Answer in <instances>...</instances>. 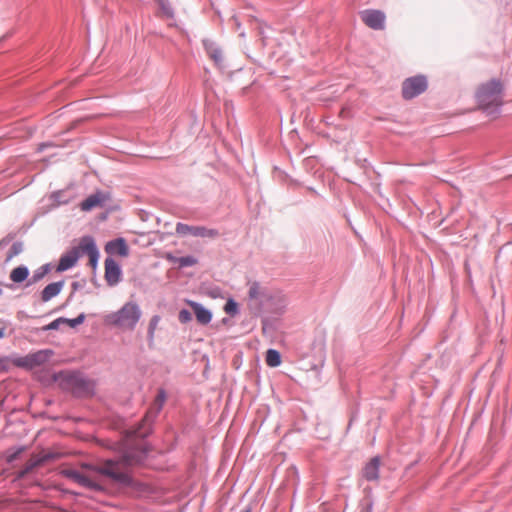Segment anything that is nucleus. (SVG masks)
Masks as SVG:
<instances>
[{
	"label": "nucleus",
	"mask_w": 512,
	"mask_h": 512,
	"mask_svg": "<svg viewBox=\"0 0 512 512\" xmlns=\"http://www.w3.org/2000/svg\"><path fill=\"white\" fill-rule=\"evenodd\" d=\"M148 452V449L144 446L132 447L127 449L119 458L108 459L93 469L95 472L110 478L119 485L130 486L132 484V477L128 473L127 468L142 463L146 459Z\"/></svg>",
	"instance_id": "1"
},
{
	"label": "nucleus",
	"mask_w": 512,
	"mask_h": 512,
	"mask_svg": "<svg viewBox=\"0 0 512 512\" xmlns=\"http://www.w3.org/2000/svg\"><path fill=\"white\" fill-rule=\"evenodd\" d=\"M502 92L503 86L498 79H491L482 84L476 92L479 107L487 115H498L503 104Z\"/></svg>",
	"instance_id": "2"
},
{
	"label": "nucleus",
	"mask_w": 512,
	"mask_h": 512,
	"mask_svg": "<svg viewBox=\"0 0 512 512\" xmlns=\"http://www.w3.org/2000/svg\"><path fill=\"white\" fill-rule=\"evenodd\" d=\"M141 316L140 306L135 301H128L119 310L108 314L105 321L119 329L133 331Z\"/></svg>",
	"instance_id": "3"
},
{
	"label": "nucleus",
	"mask_w": 512,
	"mask_h": 512,
	"mask_svg": "<svg viewBox=\"0 0 512 512\" xmlns=\"http://www.w3.org/2000/svg\"><path fill=\"white\" fill-rule=\"evenodd\" d=\"M62 384L76 397H89L94 395L95 384L92 380L79 372L61 375Z\"/></svg>",
	"instance_id": "4"
},
{
	"label": "nucleus",
	"mask_w": 512,
	"mask_h": 512,
	"mask_svg": "<svg viewBox=\"0 0 512 512\" xmlns=\"http://www.w3.org/2000/svg\"><path fill=\"white\" fill-rule=\"evenodd\" d=\"M427 87L428 82L424 75L407 78L402 84V96L405 100H411L425 92Z\"/></svg>",
	"instance_id": "5"
},
{
	"label": "nucleus",
	"mask_w": 512,
	"mask_h": 512,
	"mask_svg": "<svg viewBox=\"0 0 512 512\" xmlns=\"http://www.w3.org/2000/svg\"><path fill=\"white\" fill-rule=\"evenodd\" d=\"M176 233L180 236H194L201 238L214 239L219 236V231L214 228H207L205 226H191L185 223L178 222L176 224Z\"/></svg>",
	"instance_id": "6"
},
{
	"label": "nucleus",
	"mask_w": 512,
	"mask_h": 512,
	"mask_svg": "<svg viewBox=\"0 0 512 512\" xmlns=\"http://www.w3.org/2000/svg\"><path fill=\"white\" fill-rule=\"evenodd\" d=\"M360 18L366 26L373 30H383L385 28L386 16L381 10H363L360 12Z\"/></svg>",
	"instance_id": "7"
},
{
	"label": "nucleus",
	"mask_w": 512,
	"mask_h": 512,
	"mask_svg": "<svg viewBox=\"0 0 512 512\" xmlns=\"http://www.w3.org/2000/svg\"><path fill=\"white\" fill-rule=\"evenodd\" d=\"M81 254H87L89 256L90 265L93 268L97 267L100 253L96 242L92 236H84L81 238L79 243Z\"/></svg>",
	"instance_id": "8"
},
{
	"label": "nucleus",
	"mask_w": 512,
	"mask_h": 512,
	"mask_svg": "<svg viewBox=\"0 0 512 512\" xmlns=\"http://www.w3.org/2000/svg\"><path fill=\"white\" fill-rule=\"evenodd\" d=\"M64 474L67 478L73 480L74 482H76L77 484H79L85 488H88L90 490L97 491V492L104 490V488L101 484L90 479L88 476L84 475L83 473H81L78 470H75V469L66 470L64 472Z\"/></svg>",
	"instance_id": "9"
},
{
	"label": "nucleus",
	"mask_w": 512,
	"mask_h": 512,
	"mask_svg": "<svg viewBox=\"0 0 512 512\" xmlns=\"http://www.w3.org/2000/svg\"><path fill=\"white\" fill-rule=\"evenodd\" d=\"M104 264L105 280L109 286H115L121 280V267L112 257H107Z\"/></svg>",
	"instance_id": "10"
},
{
	"label": "nucleus",
	"mask_w": 512,
	"mask_h": 512,
	"mask_svg": "<svg viewBox=\"0 0 512 512\" xmlns=\"http://www.w3.org/2000/svg\"><path fill=\"white\" fill-rule=\"evenodd\" d=\"M105 252L111 256L119 255L121 257H127L129 255V247L126 240L119 237L106 243Z\"/></svg>",
	"instance_id": "11"
},
{
	"label": "nucleus",
	"mask_w": 512,
	"mask_h": 512,
	"mask_svg": "<svg viewBox=\"0 0 512 512\" xmlns=\"http://www.w3.org/2000/svg\"><path fill=\"white\" fill-rule=\"evenodd\" d=\"M203 46L206 53L209 57L214 61L215 65L223 69L224 68V58L221 48L212 40L204 39Z\"/></svg>",
	"instance_id": "12"
},
{
	"label": "nucleus",
	"mask_w": 512,
	"mask_h": 512,
	"mask_svg": "<svg viewBox=\"0 0 512 512\" xmlns=\"http://www.w3.org/2000/svg\"><path fill=\"white\" fill-rule=\"evenodd\" d=\"M107 200L108 196L105 193L98 191L89 195L84 201H82L80 208L82 211H90L95 207H103Z\"/></svg>",
	"instance_id": "13"
},
{
	"label": "nucleus",
	"mask_w": 512,
	"mask_h": 512,
	"mask_svg": "<svg viewBox=\"0 0 512 512\" xmlns=\"http://www.w3.org/2000/svg\"><path fill=\"white\" fill-rule=\"evenodd\" d=\"M80 256L81 250L79 246L62 255L57 266V271L63 272L72 268L77 263Z\"/></svg>",
	"instance_id": "14"
},
{
	"label": "nucleus",
	"mask_w": 512,
	"mask_h": 512,
	"mask_svg": "<svg viewBox=\"0 0 512 512\" xmlns=\"http://www.w3.org/2000/svg\"><path fill=\"white\" fill-rule=\"evenodd\" d=\"M380 457H373L362 470V475L367 481H377L380 472Z\"/></svg>",
	"instance_id": "15"
},
{
	"label": "nucleus",
	"mask_w": 512,
	"mask_h": 512,
	"mask_svg": "<svg viewBox=\"0 0 512 512\" xmlns=\"http://www.w3.org/2000/svg\"><path fill=\"white\" fill-rule=\"evenodd\" d=\"M166 398V391L163 388L159 389L153 406L145 416V421L152 422L157 417L164 406Z\"/></svg>",
	"instance_id": "16"
},
{
	"label": "nucleus",
	"mask_w": 512,
	"mask_h": 512,
	"mask_svg": "<svg viewBox=\"0 0 512 512\" xmlns=\"http://www.w3.org/2000/svg\"><path fill=\"white\" fill-rule=\"evenodd\" d=\"M64 280L56 281L48 284L40 293V299L42 302H49L52 298L59 295L64 287Z\"/></svg>",
	"instance_id": "17"
},
{
	"label": "nucleus",
	"mask_w": 512,
	"mask_h": 512,
	"mask_svg": "<svg viewBox=\"0 0 512 512\" xmlns=\"http://www.w3.org/2000/svg\"><path fill=\"white\" fill-rule=\"evenodd\" d=\"M189 304L192 307L196 319L200 324L206 325L211 321L212 313L209 309L205 308L202 304L198 302L190 301Z\"/></svg>",
	"instance_id": "18"
},
{
	"label": "nucleus",
	"mask_w": 512,
	"mask_h": 512,
	"mask_svg": "<svg viewBox=\"0 0 512 512\" xmlns=\"http://www.w3.org/2000/svg\"><path fill=\"white\" fill-rule=\"evenodd\" d=\"M29 355L31 357L34 368H36L45 364L53 355V351L50 349H43L30 353Z\"/></svg>",
	"instance_id": "19"
},
{
	"label": "nucleus",
	"mask_w": 512,
	"mask_h": 512,
	"mask_svg": "<svg viewBox=\"0 0 512 512\" xmlns=\"http://www.w3.org/2000/svg\"><path fill=\"white\" fill-rule=\"evenodd\" d=\"M51 271V264L46 263L39 268H37L31 278L28 279L26 286H31L39 281H41L49 272Z\"/></svg>",
	"instance_id": "20"
},
{
	"label": "nucleus",
	"mask_w": 512,
	"mask_h": 512,
	"mask_svg": "<svg viewBox=\"0 0 512 512\" xmlns=\"http://www.w3.org/2000/svg\"><path fill=\"white\" fill-rule=\"evenodd\" d=\"M29 273L30 272L27 266L20 265L10 272V279L14 283H22L28 279Z\"/></svg>",
	"instance_id": "21"
},
{
	"label": "nucleus",
	"mask_w": 512,
	"mask_h": 512,
	"mask_svg": "<svg viewBox=\"0 0 512 512\" xmlns=\"http://www.w3.org/2000/svg\"><path fill=\"white\" fill-rule=\"evenodd\" d=\"M169 260L176 263L179 268L191 267L197 264L198 260L192 255L182 257H169Z\"/></svg>",
	"instance_id": "22"
},
{
	"label": "nucleus",
	"mask_w": 512,
	"mask_h": 512,
	"mask_svg": "<svg viewBox=\"0 0 512 512\" xmlns=\"http://www.w3.org/2000/svg\"><path fill=\"white\" fill-rule=\"evenodd\" d=\"M266 363L270 367H278L281 365V354L276 349H268L266 352Z\"/></svg>",
	"instance_id": "23"
},
{
	"label": "nucleus",
	"mask_w": 512,
	"mask_h": 512,
	"mask_svg": "<svg viewBox=\"0 0 512 512\" xmlns=\"http://www.w3.org/2000/svg\"><path fill=\"white\" fill-rule=\"evenodd\" d=\"M13 363L15 366L20 367V368H24L27 370L34 369V366L32 364L31 357L29 354L14 359Z\"/></svg>",
	"instance_id": "24"
},
{
	"label": "nucleus",
	"mask_w": 512,
	"mask_h": 512,
	"mask_svg": "<svg viewBox=\"0 0 512 512\" xmlns=\"http://www.w3.org/2000/svg\"><path fill=\"white\" fill-rule=\"evenodd\" d=\"M224 311L231 316L237 315L239 313L238 303L232 298L228 299L224 306Z\"/></svg>",
	"instance_id": "25"
},
{
	"label": "nucleus",
	"mask_w": 512,
	"mask_h": 512,
	"mask_svg": "<svg viewBox=\"0 0 512 512\" xmlns=\"http://www.w3.org/2000/svg\"><path fill=\"white\" fill-rule=\"evenodd\" d=\"M23 251L22 242H14L8 252L7 261L11 260L15 256L19 255Z\"/></svg>",
	"instance_id": "26"
},
{
	"label": "nucleus",
	"mask_w": 512,
	"mask_h": 512,
	"mask_svg": "<svg viewBox=\"0 0 512 512\" xmlns=\"http://www.w3.org/2000/svg\"><path fill=\"white\" fill-rule=\"evenodd\" d=\"M85 318L86 315L84 313H80L76 318L73 319L64 317V320H66L64 324H68L71 328H75L78 325L82 324L85 321Z\"/></svg>",
	"instance_id": "27"
},
{
	"label": "nucleus",
	"mask_w": 512,
	"mask_h": 512,
	"mask_svg": "<svg viewBox=\"0 0 512 512\" xmlns=\"http://www.w3.org/2000/svg\"><path fill=\"white\" fill-rule=\"evenodd\" d=\"M51 199L57 204H67L69 202V199L64 197V191L61 190L53 192Z\"/></svg>",
	"instance_id": "28"
},
{
	"label": "nucleus",
	"mask_w": 512,
	"mask_h": 512,
	"mask_svg": "<svg viewBox=\"0 0 512 512\" xmlns=\"http://www.w3.org/2000/svg\"><path fill=\"white\" fill-rule=\"evenodd\" d=\"M66 320H64V317H59L55 320H53L51 323L43 327L44 331H50V330H57L61 324H64Z\"/></svg>",
	"instance_id": "29"
},
{
	"label": "nucleus",
	"mask_w": 512,
	"mask_h": 512,
	"mask_svg": "<svg viewBox=\"0 0 512 512\" xmlns=\"http://www.w3.org/2000/svg\"><path fill=\"white\" fill-rule=\"evenodd\" d=\"M178 319L183 324L188 323L192 320V313L187 309H181L178 314Z\"/></svg>",
	"instance_id": "30"
},
{
	"label": "nucleus",
	"mask_w": 512,
	"mask_h": 512,
	"mask_svg": "<svg viewBox=\"0 0 512 512\" xmlns=\"http://www.w3.org/2000/svg\"><path fill=\"white\" fill-rule=\"evenodd\" d=\"M159 4L165 15H167L168 17H173V9L171 8L167 0H160Z\"/></svg>",
	"instance_id": "31"
},
{
	"label": "nucleus",
	"mask_w": 512,
	"mask_h": 512,
	"mask_svg": "<svg viewBox=\"0 0 512 512\" xmlns=\"http://www.w3.org/2000/svg\"><path fill=\"white\" fill-rule=\"evenodd\" d=\"M260 286L257 282L250 285L248 295L251 299H256L259 295Z\"/></svg>",
	"instance_id": "32"
},
{
	"label": "nucleus",
	"mask_w": 512,
	"mask_h": 512,
	"mask_svg": "<svg viewBox=\"0 0 512 512\" xmlns=\"http://www.w3.org/2000/svg\"><path fill=\"white\" fill-rule=\"evenodd\" d=\"M159 316L155 315L151 318L150 320V323H149V334L151 336H153V333H154V329L156 328L158 322H159Z\"/></svg>",
	"instance_id": "33"
},
{
	"label": "nucleus",
	"mask_w": 512,
	"mask_h": 512,
	"mask_svg": "<svg viewBox=\"0 0 512 512\" xmlns=\"http://www.w3.org/2000/svg\"><path fill=\"white\" fill-rule=\"evenodd\" d=\"M372 508H373L372 501L371 500H367L365 502V507H364V509L361 512H372Z\"/></svg>",
	"instance_id": "34"
},
{
	"label": "nucleus",
	"mask_w": 512,
	"mask_h": 512,
	"mask_svg": "<svg viewBox=\"0 0 512 512\" xmlns=\"http://www.w3.org/2000/svg\"><path fill=\"white\" fill-rule=\"evenodd\" d=\"M271 328L270 324H269V321L267 319H264L262 321V329H263V332L264 333H267L268 330Z\"/></svg>",
	"instance_id": "35"
},
{
	"label": "nucleus",
	"mask_w": 512,
	"mask_h": 512,
	"mask_svg": "<svg viewBox=\"0 0 512 512\" xmlns=\"http://www.w3.org/2000/svg\"><path fill=\"white\" fill-rule=\"evenodd\" d=\"M10 243V238L5 237L0 240V249L6 247Z\"/></svg>",
	"instance_id": "36"
},
{
	"label": "nucleus",
	"mask_w": 512,
	"mask_h": 512,
	"mask_svg": "<svg viewBox=\"0 0 512 512\" xmlns=\"http://www.w3.org/2000/svg\"><path fill=\"white\" fill-rule=\"evenodd\" d=\"M231 19H232V21H233V23H234L235 27H236L237 29H239V28H240V26H241V24H240V21H239L238 17H237L236 15H234V16H232V18H231Z\"/></svg>",
	"instance_id": "37"
},
{
	"label": "nucleus",
	"mask_w": 512,
	"mask_h": 512,
	"mask_svg": "<svg viewBox=\"0 0 512 512\" xmlns=\"http://www.w3.org/2000/svg\"><path fill=\"white\" fill-rule=\"evenodd\" d=\"M71 286H72L73 292H75V291H77L78 289H80V288H81L80 283H79V282H76V281H75V282H73V283L71 284Z\"/></svg>",
	"instance_id": "38"
},
{
	"label": "nucleus",
	"mask_w": 512,
	"mask_h": 512,
	"mask_svg": "<svg viewBox=\"0 0 512 512\" xmlns=\"http://www.w3.org/2000/svg\"><path fill=\"white\" fill-rule=\"evenodd\" d=\"M5 326H2L0 328V339L4 338L5 337Z\"/></svg>",
	"instance_id": "39"
},
{
	"label": "nucleus",
	"mask_w": 512,
	"mask_h": 512,
	"mask_svg": "<svg viewBox=\"0 0 512 512\" xmlns=\"http://www.w3.org/2000/svg\"><path fill=\"white\" fill-rule=\"evenodd\" d=\"M44 146H45V144H41L40 150H42Z\"/></svg>",
	"instance_id": "40"
},
{
	"label": "nucleus",
	"mask_w": 512,
	"mask_h": 512,
	"mask_svg": "<svg viewBox=\"0 0 512 512\" xmlns=\"http://www.w3.org/2000/svg\"><path fill=\"white\" fill-rule=\"evenodd\" d=\"M2 295V289L0 288V296Z\"/></svg>",
	"instance_id": "41"
}]
</instances>
